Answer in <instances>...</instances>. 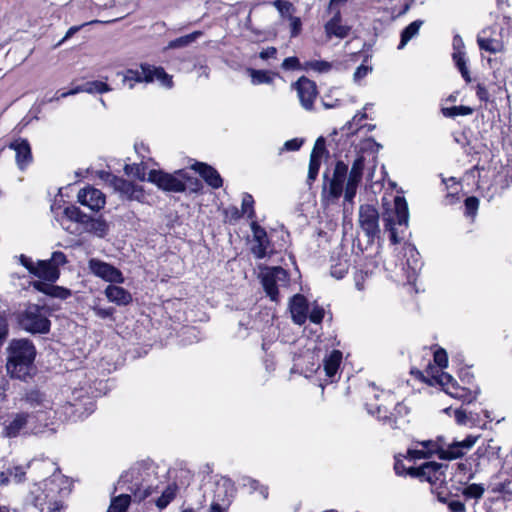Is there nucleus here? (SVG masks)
I'll use <instances>...</instances> for the list:
<instances>
[{
	"label": "nucleus",
	"instance_id": "obj_22",
	"mask_svg": "<svg viewBox=\"0 0 512 512\" xmlns=\"http://www.w3.org/2000/svg\"><path fill=\"white\" fill-rule=\"evenodd\" d=\"M251 229L254 242L251 248L252 253L257 259H262L270 252V241L267 232L256 222H252Z\"/></svg>",
	"mask_w": 512,
	"mask_h": 512
},
{
	"label": "nucleus",
	"instance_id": "obj_11",
	"mask_svg": "<svg viewBox=\"0 0 512 512\" xmlns=\"http://www.w3.org/2000/svg\"><path fill=\"white\" fill-rule=\"evenodd\" d=\"M457 374L462 385L450 375V398L458 399L463 403L469 404L477 398L479 393V389L477 387L473 389L468 386L472 385L474 376L470 372L469 367L459 368Z\"/></svg>",
	"mask_w": 512,
	"mask_h": 512
},
{
	"label": "nucleus",
	"instance_id": "obj_53",
	"mask_svg": "<svg viewBox=\"0 0 512 512\" xmlns=\"http://www.w3.org/2000/svg\"><path fill=\"white\" fill-rule=\"evenodd\" d=\"M253 205H254L253 197L248 193H244L243 197H242L241 208H242V213L246 214L249 219H253L255 217V211H254Z\"/></svg>",
	"mask_w": 512,
	"mask_h": 512
},
{
	"label": "nucleus",
	"instance_id": "obj_38",
	"mask_svg": "<svg viewBox=\"0 0 512 512\" xmlns=\"http://www.w3.org/2000/svg\"><path fill=\"white\" fill-rule=\"evenodd\" d=\"M132 496L130 493L123 491L120 495L113 497L107 512H126L132 501Z\"/></svg>",
	"mask_w": 512,
	"mask_h": 512
},
{
	"label": "nucleus",
	"instance_id": "obj_26",
	"mask_svg": "<svg viewBox=\"0 0 512 512\" xmlns=\"http://www.w3.org/2000/svg\"><path fill=\"white\" fill-rule=\"evenodd\" d=\"M478 439L479 436L468 435L462 441L454 440L450 443V463H452V460L466 458V455L473 448Z\"/></svg>",
	"mask_w": 512,
	"mask_h": 512
},
{
	"label": "nucleus",
	"instance_id": "obj_55",
	"mask_svg": "<svg viewBox=\"0 0 512 512\" xmlns=\"http://www.w3.org/2000/svg\"><path fill=\"white\" fill-rule=\"evenodd\" d=\"M283 70H304V64H301L299 59L295 56L287 57L281 64Z\"/></svg>",
	"mask_w": 512,
	"mask_h": 512
},
{
	"label": "nucleus",
	"instance_id": "obj_8",
	"mask_svg": "<svg viewBox=\"0 0 512 512\" xmlns=\"http://www.w3.org/2000/svg\"><path fill=\"white\" fill-rule=\"evenodd\" d=\"M448 356L444 349L440 348L433 352V363H429L427 368L421 372L423 381L433 387H438L440 391L448 393L446 388L448 384V373L444 371L447 367Z\"/></svg>",
	"mask_w": 512,
	"mask_h": 512
},
{
	"label": "nucleus",
	"instance_id": "obj_43",
	"mask_svg": "<svg viewBox=\"0 0 512 512\" xmlns=\"http://www.w3.org/2000/svg\"><path fill=\"white\" fill-rule=\"evenodd\" d=\"M455 421L460 426H475L478 422V415L467 412L463 408H456L454 410Z\"/></svg>",
	"mask_w": 512,
	"mask_h": 512
},
{
	"label": "nucleus",
	"instance_id": "obj_7",
	"mask_svg": "<svg viewBox=\"0 0 512 512\" xmlns=\"http://www.w3.org/2000/svg\"><path fill=\"white\" fill-rule=\"evenodd\" d=\"M158 81L165 88H172V76L164 68L141 64L139 69H129L122 75L123 85L132 89L136 83Z\"/></svg>",
	"mask_w": 512,
	"mask_h": 512
},
{
	"label": "nucleus",
	"instance_id": "obj_15",
	"mask_svg": "<svg viewBox=\"0 0 512 512\" xmlns=\"http://www.w3.org/2000/svg\"><path fill=\"white\" fill-rule=\"evenodd\" d=\"M359 225L370 240L378 237L380 233L379 213L373 205L364 204L360 206Z\"/></svg>",
	"mask_w": 512,
	"mask_h": 512
},
{
	"label": "nucleus",
	"instance_id": "obj_28",
	"mask_svg": "<svg viewBox=\"0 0 512 512\" xmlns=\"http://www.w3.org/2000/svg\"><path fill=\"white\" fill-rule=\"evenodd\" d=\"M290 311L293 321L299 325L305 323L308 317V303L303 295H295L290 302Z\"/></svg>",
	"mask_w": 512,
	"mask_h": 512
},
{
	"label": "nucleus",
	"instance_id": "obj_19",
	"mask_svg": "<svg viewBox=\"0 0 512 512\" xmlns=\"http://www.w3.org/2000/svg\"><path fill=\"white\" fill-rule=\"evenodd\" d=\"M292 86L297 91L301 106L306 110H311L317 96L315 82L302 76Z\"/></svg>",
	"mask_w": 512,
	"mask_h": 512
},
{
	"label": "nucleus",
	"instance_id": "obj_35",
	"mask_svg": "<svg viewBox=\"0 0 512 512\" xmlns=\"http://www.w3.org/2000/svg\"><path fill=\"white\" fill-rule=\"evenodd\" d=\"M83 228L99 238H104L109 232V224L102 217L88 216V221L84 223Z\"/></svg>",
	"mask_w": 512,
	"mask_h": 512
},
{
	"label": "nucleus",
	"instance_id": "obj_37",
	"mask_svg": "<svg viewBox=\"0 0 512 512\" xmlns=\"http://www.w3.org/2000/svg\"><path fill=\"white\" fill-rule=\"evenodd\" d=\"M486 31L483 30L481 34L477 36V43L481 50L490 52V53H498L503 49V44L501 41L497 39H493L490 37H485Z\"/></svg>",
	"mask_w": 512,
	"mask_h": 512
},
{
	"label": "nucleus",
	"instance_id": "obj_59",
	"mask_svg": "<svg viewBox=\"0 0 512 512\" xmlns=\"http://www.w3.org/2000/svg\"><path fill=\"white\" fill-rule=\"evenodd\" d=\"M288 20L290 21V34L291 37H296L300 34L302 30V21L299 17H295L293 15L288 16Z\"/></svg>",
	"mask_w": 512,
	"mask_h": 512
},
{
	"label": "nucleus",
	"instance_id": "obj_6",
	"mask_svg": "<svg viewBox=\"0 0 512 512\" xmlns=\"http://www.w3.org/2000/svg\"><path fill=\"white\" fill-rule=\"evenodd\" d=\"M50 310L46 306L28 304L17 316L19 326L32 334H46L50 331Z\"/></svg>",
	"mask_w": 512,
	"mask_h": 512
},
{
	"label": "nucleus",
	"instance_id": "obj_9",
	"mask_svg": "<svg viewBox=\"0 0 512 512\" xmlns=\"http://www.w3.org/2000/svg\"><path fill=\"white\" fill-rule=\"evenodd\" d=\"M41 415H30L25 412L11 414L4 423V435L8 438H15L20 435L41 433V426L35 424L34 421Z\"/></svg>",
	"mask_w": 512,
	"mask_h": 512
},
{
	"label": "nucleus",
	"instance_id": "obj_33",
	"mask_svg": "<svg viewBox=\"0 0 512 512\" xmlns=\"http://www.w3.org/2000/svg\"><path fill=\"white\" fill-rule=\"evenodd\" d=\"M110 90H111V88L109 87V85L107 83H105L103 81L95 80V81L86 82L80 86H77L74 89H71L67 92L61 93V97H68L70 95H75L80 92H86V93H91V94L92 93L102 94V93L108 92Z\"/></svg>",
	"mask_w": 512,
	"mask_h": 512
},
{
	"label": "nucleus",
	"instance_id": "obj_39",
	"mask_svg": "<svg viewBox=\"0 0 512 512\" xmlns=\"http://www.w3.org/2000/svg\"><path fill=\"white\" fill-rule=\"evenodd\" d=\"M423 23L424 22L422 20L418 19L411 22L407 27L403 29L401 32V40L398 45V49H403L410 40L419 34V30Z\"/></svg>",
	"mask_w": 512,
	"mask_h": 512
},
{
	"label": "nucleus",
	"instance_id": "obj_51",
	"mask_svg": "<svg viewBox=\"0 0 512 512\" xmlns=\"http://www.w3.org/2000/svg\"><path fill=\"white\" fill-rule=\"evenodd\" d=\"M485 492V488L483 487L482 484H470L468 486H466L463 491H462V494L467 498V499H480L483 494Z\"/></svg>",
	"mask_w": 512,
	"mask_h": 512
},
{
	"label": "nucleus",
	"instance_id": "obj_57",
	"mask_svg": "<svg viewBox=\"0 0 512 512\" xmlns=\"http://www.w3.org/2000/svg\"><path fill=\"white\" fill-rule=\"evenodd\" d=\"M325 150V140L323 137H319L314 144L310 159L321 160Z\"/></svg>",
	"mask_w": 512,
	"mask_h": 512
},
{
	"label": "nucleus",
	"instance_id": "obj_32",
	"mask_svg": "<svg viewBox=\"0 0 512 512\" xmlns=\"http://www.w3.org/2000/svg\"><path fill=\"white\" fill-rule=\"evenodd\" d=\"M418 445L427 450L428 458L437 455L439 459H448V450L445 449L446 442L445 437L443 436L437 437L436 440H425L418 442Z\"/></svg>",
	"mask_w": 512,
	"mask_h": 512
},
{
	"label": "nucleus",
	"instance_id": "obj_29",
	"mask_svg": "<svg viewBox=\"0 0 512 512\" xmlns=\"http://www.w3.org/2000/svg\"><path fill=\"white\" fill-rule=\"evenodd\" d=\"M193 169L196 170L205 182L214 189H218L222 186L223 180L220 174L212 166L205 163L197 162L193 165Z\"/></svg>",
	"mask_w": 512,
	"mask_h": 512
},
{
	"label": "nucleus",
	"instance_id": "obj_13",
	"mask_svg": "<svg viewBox=\"0 0 512 512\" xmlns=\"http://www.w3.org/2000/svg\"><path fill=\"white\" fill-rule=\"evenodd\" d=\"M66 262V255L61 251H55L50 259L39 260L36 263L33 275L49 283H54L60 277L59 267L66 264Z\"/></svg>",
	"mask_w": 512,
	"mask_h": 512
},
{
	"label": "nucleus",
	"instance_id": "obj_3",
	"mask_svg": "<svg viewBox=\"0 0 512 512\" xmlns=\"http://www.w3.org/2000/svg\"><path fill=\"white\" fill-rule=\"evenodd\" d=\"M6 369L12 378L26 381L33 374L36 349L28 339L12 340L7 348Z\"/></svg>",
	"mask_w": 512,
	"mask_h": 512
},
{
	"label": "nucleus",
	"instance_id": "obj_36",
	"mask_svg": "<svg viewBox=\"0 0 512 512\" xmlns=\"http://www.w3.org/2000/svg\"><path fill=\"white\" fill-rule=\"evenodd\" d=\"M350 267L349 259L346 254L344 255H332L330 274L336 279H342Z\"/></svg>",
	"mask_w": 512,
	"mask_h": 512
},
{
	"label": "nucleus",
	"instance_id": "obj_18",
	"mask_svg": "<svg viewBox=\"0 0 512 512\" xmlns=\"http://www.w3.org/2000/svg\"><path fill=\"white\" fill-rule=\"evenodd\" d=\"M367 412L371 415H376L379 420H381L384 424L390 425L392 428H397V417L407 415L409 410L406 405L403 403H397L394 412L388 414V411L385 407L367 402L365 404Z\"/></svg>",
	"mask_w": 512,
	"mask_h": 512
},
{
	"label": "nucleus",
	"instance_id": "obj_52",
	"mask_svg": "<svg viewBox=\"0 0 512 512\" xmlns=\"http://www.w3.org/2000/svg\"><path fill=\"white\" fill-rule=\"evenodd\" d=\"M251 81L254 85L269 84L272 82V77L265 70H250Z\"/></svg>",
	"mask_w": 512,
	"mask_h": 512
},
{
	"label": "nucleus",
	"instance_id": "obj_23",
	"mask_svg": "<svg viewBox=\"0 0 512 512\" xmlns=\"http://www.w3.org/2000/svg\"><path fill=\"white\" fill-rule=\"evenodd\" d=\"M78 201L93 211H99L105 205V195L93 187L83 188L78 192Z\"/></svg>",
	"mask_w": 512,
	"mask_h": 512
},
{
	"label": "nucleus",
	"instance_id": "obj_62",
	"mask_svg": "<svg viewBox=\"0 0 512 512\" xmlns=\"http://www.w3.org/2000/svg\"><path fill=\"white\" fill-rule=\"evenodd\" d=\"M95 315L101 319H107L113 316L115 309L112 307L102 308L99 305H94L92 307Z\"/></svg>",
	"mask_w": 512,
	"mask_h": 512
},
{
	"label": "nucleus",
	"instance_id": "obj_25",
	"mask_svg": "<svg viewBox=\"0 0 512 512\" xmlns=\"http://www.w3.org/2000/svg\"><path fill=\"white\" fill-rule=\"evenodd\" d=\"M56 478L47 479L44 481V487L46 490H49L48 494H45V497L42 499L41 496H37L35 499V505L41 506L43 505L42 501L47 504V512H63L64 506L60 500H56L54 496L55 486H56Z\"/></svg>",
	"mask_w": 512,
	"mask_h": 512
},
{
	"label": "nucleus",
	"instance_id": "obj_2",
	"mask_svg": "<svg viewBox=\"0 0 512 512\" xmlns=\"http://www.w3.org/2000/svg\"><path fill=\"white\" fill-rule=\"evenodd\" d=\"M394 470L397 475L408 474L411 477L418 478L421 481H427L430 484V490L436 496L440 503H448V486L446 470L447 466L434 461L426 462L419 467H410L405 469L400 460H396Z\"/></svg>",
	"mask_w": 512,
	"mask_h": 512
},
{
	"label": "nucleus",
	"instance_id": "obj_50",
	"mask_svg": "<svg viewBox=\"0 0 512 512\" xmlns=\"http://www.w3.org/2000/svg\"><path fill=\"white\" fill-rule=\"evenodd\" d=\"M124 171L127 175H131L139 179L140 181L147 180L146 178V167L143 163L140 164H132V165H125Z\"/></svg>",
	"mask_w": 512,
	"mask_h": 512
},
{
	"label": "nucleus",
	"instance_id": "obj_24",
	"mask_svg": "<svg viewBox=\"0 0 512 512\" xmlns=\"http://www.w3.org/2000/svg\"><path fill=\"white\" fill-rule=\"evenodd\" d=\"M341 22V12L339 9H336L333 12V17L324 25L327 39H331L332 37L344 39L349 35L351 27L348 25H343Z\"/></svg>",
	"mask_w": 512,
	"mask_h": 512
},
{
	"label": "nucleus",
	"instance_id": "obj_16",
	"mask_svg": "<svg viewBox=\"0 0 512 512\" xmlns=\"http://www.w3.org/2000/svg\"><path fill=\"white\" fill-rule=\"evenodd\" d=\"M483 455L484 452L481 448H478L475 454L469 457L452 460V463H450V470L453 472L455 477H458V481L460 483L467 484L475 474L472 469L473 462H476Z\"/></svg>",
	"mask_w": 512,
	"mask_h": 512
},
{
	"label": "nucleus",
	"instance_id": "obj_30",
	"mask_svg": "<svg viewBox=\"0 0 512 512\" xmlns=\"http://www.w3.org/2000/svg\"><path fill=\"white\" fill-rule=\"evenodd\" d=\"M503 90L502 86L496 84L493 81L486 82H478L475 87V93L480 102L484 103H492L494 102L493 97L496 94L501 93Z\"/></svg>",
	"mask_w": 512,
	"mask_h": 512
},
{
	"label": "nucleus",
	"instance_id": "obj_31",
	"mask_svg": "<svg viewBox=\"0 0 512 512\" xmlns=\"http://www.w3.org/2000/svg\"><path fill=\"white\" fill-rule=\"evenodd\" d=\"M32 287L50 297L65 300L71 296V291L62 286L52 285L43 281L32 282Z\"/></svg>",
	"mask_w": 512,
	"mask_h": 512
},
{
	"label": "nucleus",
	"instance_id": "obj_10",
	"mask_svg": "<svg viewBox=\"0 0 512 512\" xmlns=\"http://www.w3.org/2000/svg\"><path fill=\"white\" fill-rule=\"evenodd\" d=\"M260 278L264 291L274 302L279 300V290L286 288L290 281L288 272L279 266L261 269Z\"/></svg>",
	"mask_w": 512,
	"mask_h": 512
},
{
	"label": "nucleus",
	"instance_id": "obj_5",
	"mask_svg": "<svg viewBox=\"0 0 512 512\" xmlns=\"http://www.w3.org/2000/svg\"><path fill=\"white\" fill-rule=\"evenodd\" d=\"M409 210L406 199L396 196L394 209L387 211L383 216L384 228L389 232V239L392 244L400 243L408 229Z\"/></svg>",
	"mask_w": 512,
	"mask_h": 512
},
{
	"label": "nucleus",
	"instance_id": "obj_14",
	"mask_svg": "<svg viewBox=\"0 0 512 512\" xmlns=\"http://www.w3.org/2000/svg\"><path fill=\"white\" fill-rule=\"evenodd\" d=\"M110 177V185L119 193L122 199L139 203L145 202L146 195L142 186L114 175Z\"/></svg>",
	"mask_w": 512,
	"mask_h": 512
},
{
	"label": "nucleus",
	"instance_id": "obj_34",
	"mask_svg": "<svg viewBox=\"0 0 512 512\" xmlns=\"http://www.w3.org/2000/svg\"><path fill=\"white\" fill-rule=\"evenodd\" d=\"M105 295L110 302L119 306L128 305L132 301L131 294L123 287L108 285L105 289Z\"/></svg>",
	"mask_w": 512,
	"mask_h": 512
},
{
	"label": "nucleus",
	"instance_id": "obj_54",
	"mask_svg": "<svg viewBox=\"0 0 512 512\" xmlns=\"http://www.w3.org/2000/svg\"><path fill=\"white\" fill-rule=\"evenodd\" d=\"M273 6L278 10L282 17L287 18L289 15H292V12L295 10L293 4L287 0H275L273 2Z\"/></svg>",
	"mask_w": 512,
	"mask_h": 512
},
{
	"label": "nucleus",
	"instance_id": "obj_47",
	"mask_svg": "<svg viewBox=\"0 0 512 512\" xmlns=\"http://www.w3.org/2000/svg\"><path fill=\"white\" fill-rule=\"evenodd\" d=\"M64 215L71 221L84 225L85 222L88 221V216L84 212H82L76 206H68L64 209Z\"/></svg>",
	"mask_w": 512,
	"mask_h": 512
},
{
	"label": "nucleus",
	"instance_id": "obj_56",
	"mask_svg": "<svg viewBox=\"0 0 512 512\" xmlns=\"http://www.w3.org/2000/svg\"><path fill=\"white\" fill-rule=\"evenodd\" d=\"M406 458H408L409 460L428 458L427 450L417 444L415 447L409 448L407 450Z\"/></svg>",
	"mask_w": 512,
	"mask_h": 512
},
{
	"label": "nucleus",
	"instance_id": "obj_1",
	"mask_svg": "<svg viewBox=\"0 0 512 512\" xmlns=\"http://www.w3.org/2000/svg\"><path fill=\"white\" fill-rule=\"evenodd\" d=\"M364 167L363 155L354 159L350 170L342 160L337 161L332 172L326 171L323 175L322 200L327 204L334 203L343 195L345 203H353L363 178Z\"/></svg>",
	"mask_w": 512,
	"mask_h": 512
},
{
	"label": "nucleus",
	"instance_id": "obj_64",
	"mask_svg": "<svg viewBox=\"0 0 512 512\" xmlns=\"http://www.w3.org/2000/svg\"><path fill=\"white\" fill-rule=\"evenodd\" d=\"M303 144V139L294 138L284 143L283 148L287 151H297Z\"/></svg>",
	"mask_w": 512,
	"mask_h": 512
},
{
	"label": "nucleus",
	"instance_id": "obj_60",
	"mask_svg": "<svg viewBox=\"0 0 512 512\" xmlns=\"http://www.w3.org/2000/svg\"><path fill=\"white\" fill-rule=\"evenodd\" d=\"M474 112L470 106L459 105L450 107V117L467 116Z\"/></svg>",
	"mask_w": 512,
	"mask_h": 512
},
{
	"label": "nucleus",
	"instance_id": "obj_12",
	"mask_svg": "<svg viewBox=\"0 0 512 512\" xmlns=\"http://www.w3.org/2000/svg\"><path fill=\"white\" fill-rule=\"evenodd\" d=\"M186 179H188V176L184 170H177L174 174L165 173L161 170H151L147 177V181L168 192H184L186 190L184 180Z\"/></svg>",
	"mask_w": 512,
	"mask_h": 512
},
{
	"label": "nucleus",
	"instance_id": "obj_48",
	"mask_svg": "<svg viewBox=\"0 0 512 512\" xmlns=\"http://www.w3.org/2000/svg\"><path fill=\"white\" fill-rule=\"evenodd\" d=\"M216 485L218 487V491L216 494V498L218 500H223L224 497H227L228 495H231L233 492V482L231 479L227 477H221L217 482Z\"/></svg>",
	"mask_w": 512,
	"mask_h": 512
},
{
	"label": "nucleus",
	"instance_id": "obj_41",
	"mask_svg": "<svg viewBox=\"0 0 512 512\" xmlns=\"http://www.w3.org/2000/svg\"><path fill=\"white\" fill-rule=\"evenodd\" d=\"M452 59L456 68L459 70L461 76L465 80L466 83H470L472 78L470 76V71L468 69V59L466 56V52H457L452 54Z\"/></svg>",
	"mask_w": 512,
	"mask_h": 512
},
{
	"label": "nucleus",
	"instance_id": "obj_21",
	"mask_svg": "<svg viewBox=\"0 0 512 512\" xmlns=\"http://www.w3.org/2000/svg\"><path fill=\"white\" fill-rule=\"evenodd\" d=\"M405 257L406 267L404 269L406 272L407 281L408 283L413 284L422 269L423 263L421 261L419 252L411 244H407L405 246Z\"/></svg>",
	"mask_w": 512,
	"mask_h": 512
},
{
	"label": "nucleus",
	"instance_id": "obj_45",
	"mask_svg": "<svg viewBox=\"0 0 512 512\" xmlns=\"http://www.w3.org/2000/svg\"><path fill=\"white\" fill-rule=\"evenodd\" d=\"M176 485H168L162 492V495L156 500L155 504L159 509H164L176 496Z\"/></svg>",
	"mask_w": 512,
	"mask_h": 512
},
{
	"label": "nucleus",
	"instance_id": "obj_40",
	"mask_svg": "<svg viewBox=\"0 0 512 512\" xmlns=\"http://www.w3.org/2000/svg\"><path fill=\"white\" fill-rule=\"evenodd\" d=\"M44 410L38 409L32 413H29L30 415H39L42 414L38 419L35 418V424L38 426H41V433L43 432L44 428L48 427L51 423V420L55 416V412L50 407V402L46 401V404L43 405Z\"/></svg>",
	"mask_w": 512,
	"mask_h": 512
},
{
	"label": "nucleus",
	"instance_id": "obj_20",
	"mask_svg": "<svg viewBox=\"0 0 512 512\" xmlns=\"http://www.w3.org/2000/svg\"><path fill=\"white\" fill-rule=\"evenodd\" d=\"M8 148L15 151V162L21 171L32 163L31 146L27 139L17 138L8 144Z\"/></svg>",
	"mask_w": 512,
	"mask_h": 512
},
{
	"label": "nucleus",
	"instance_id": "obj_46",
	"mask_svg": "<svg viewBox=\"0 0 512 512\" xmlns=\"http://www.w3.org/2000/svg\"><path fill=\"white\" fill-rule=\"evenodd\" d=\"M333 64L325 60H312L304 63V70H313L318 73H328L332 70Z\"/></svg>",
	"mask_w": 512,
	"mask_h": 512
},
{
	"label": "nucleus",
	"instance_id": "obj_61",
	"mask_svg": "<svg viewBox=\"0 0 512 512\" xmlns=\"http://www.w3.org/2000/svg\"><path fill=\"white\" fill-rule=\"evenodd\" d=\"M308 317L311 322L319 324L324 317V309L320 306H314L311 311H308Z\"/></svg>",
	"mask_w": 512,
	"mask_h": 512
},
{
	"label": "nucleus",
	"instance_id": "obj_63",
	"mask_svg": "<svg viewBox=\"0 0 512 512\" xmlns=\"http://www.w3.org/2000/svg\"><path fill=\"white\" fill-rule=\"evenodd\" d=\"M9 477L13 478L14 482L20 483L25 477V471L22 467H14L8 469Z\"/></svg>",
	"mask_w": 512,
	"mask_h": 512
},
{
	"label": "nucleus",
	"instance_id": "obj_44",
	"mask_svg": "<svg viewBox=\"0 0 512 512\" xmlns=\"http://www.w3.org/2000/svg\"><path fill=\"white\" fill-rule=\"evenodd\" d=\"M242 485L249 488L250 493L259 492L264 499L268 498V487L262 485L258 480L245 476L242 478Z\"/></svg>",
	"mask_w": 512,
	"mask_h": 512
},
{
	"label": "nucleus",
	"instance_id": "obj_58",
	"mask_svg": "<svg viewBox=\"0 0 512 512\" xmlns=\"http://www.w3.org/2000/svg\"><path fill=\"white\" fill-rule=\"evenodd\" d=\"M320 165H321V160L310 159L309 169H308V177H307L309 184L316 180L319 169H320Z\"/></svg>",
	"mask_w": 512,
	"mask_h": 512
},
{
	"label": "nucleus",
	"instance_id": "obj_4",
	"mask_svg": "<svg viewBox=\"0 0 512 512\" xmlns=\"http://www.w3.org/2000/svg\"><path fill=\"white\" fill-rule=\"evenodd\" d=\"M152 463L137 462L123 472L115 486V490L125 491L133 495V501L141 502L151 493L146 483L151 477Z\"/></svg>",
	"mask_w": 512,
	"mask_h": 512
},
{
	"label": "nucleus",
	"instance_id": "obj_49",
	"mask_svg": "<svg viewBox=\"0 0 512 512\" xmlns=\"http://www.w3.org/2000/svg\"><path fill=\"white\" fill-rule=\"evenodd\" d=\"M479 208V199L475 196H469L464 200V215L472 221L477 215Z\"/></svg>",
	"mask_w": 512,
	"mask_h": 512
},
{
	"label": "nucleus",
	"instance_id": "obj_17",
	"mask_svg": "<svg viewBox=\"0 0 512 512\" xmlns=\"http://www.w3.org/2000/svg\"><path fill=\"white\" fill-rule=\"evenodd\" d=\"M88 268L92 274L96 277L103 279L110 283H123L124 277L122 272L114 267L113 265L101 261L96 258H92L88 262Z\"/></svg>",
	"mask_w": 512,
	"mask_h": 512
},
{
	"label": "nucleus",
	"instance_id": "obj_42",
	"mask_svg": "<svg viewBox=\"0 0 512 512\" xmlns=\"http://www.w3.org/2000/svg\"><path fill=\"white\" fill-rule=\"evenodd\" d=\"M203 35L202 31H194L188 35L171 40L166 49H177L189 46Z\"/></svg>",
	"mask_w": 512,
	"mask_h": 512
},
{
	"label": "nucleus",
	"instance_id": "obj_27",
	"mask_svg": "<svg viewBox=\"0 0 512 512\" xmlns=\"http://www.w3.org/2000/svg\"><path fill=\"white\" fill-rule=\"evenodd\" d=\"M342 362V352L339 350H332L323 359V370L325 372L326 382H334L338 374L340 364Z\"/></svg>",
	"mask_w": 512,
	"mask_h": 512
}]
</instances>
